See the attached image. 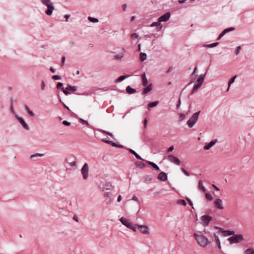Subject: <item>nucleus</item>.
I'll return each mask as SVG.
<instances>
[{"mask_svg": "<svg viewBox=\"0 0 254 254\" xmlns=\"http://www.w3.org/2000/svg\"><path fill=\"white\" fill-rule=\"evenodd\" d=\"M97 131H99V132H103L106 134H108L111 136H113V134L112 133L110 132H108V131H105V130H103L102 129H101L100 128H97Z\"/></svg>", "mask_w": 254, "mask_h": 254, "instance_id": "obj_37", "label": "nucleus"}, {"mask_svg": "<svg viewBox=\"0 0 254 254\" xmlns=\"http://www.w3.org/2000/svg\"><path fill=\"white\" fill-rule=\"evenodd\" d=\"M180 118L183 120L185 118V115L184 114H181L180 116Z\"/></svg>", "mask_w": 254, "mask_h": 254, "instance_id": "obj_63", "label": "nucleus"}, {"mask_svg": "<svg viewBox=\"0 0 254 254\" xmlns=\"http://www.w3.org/2000/svg\"><path fill=\"white\" fill-rule=\"evenodd\" d=\"M150 26L151 27L157 26L158 27H157L158 31H160L162 27V26H160V22H159V20L157 22H154L152 23L150 25Z\"/></svg>", "mask_w": 254, "mask_h": 254, "instance_id": "obj_24", "label": "nucleus"}, {"mask_svg": "<svg viewBox=\"0 0 254 254\" xmlns=\"http://www.w3.org/2000/svg\"><path fill=\"white\" fill-rule=\"evenodd\" d=\"M173 149H174V146H171L168 149V152H172L173 150Z\"/></svg>", "mask_w": 254, "mask_h": 254, "instance_id": "obj_53", "label": "nucleus"}, {"mask_svg": "<svg viewBox=\"0 0 254 254\" xmlns=\"http://www.w3.org/2000/svg\"><path fill=\"white\" fill-rule=\"evenodd\" d=\"M63 85V83L62 82H58L57 85V88L58 89L60 88L61 87H62Z\"/></svg>", "mask_w": 254, "mask_h": 254, "instance_id": "obj_52", "label": "nucleus"}, {"mask_svg": "<svg viewBox=\"0 0 254 254\" xmlns=\"http://www.w3.org/2000/svg\"><path fill=\"white\" fill-rule=\"evenodd\" d=\"M138 230L139 231L143 234H149V229L148 227L145 225H139L138 226Z\"/></svg>", "mask_w": 254, "mask_h": 254, "instance_id": "obj_9", "label": "nucleus"}, {"mask_svg": "<svg viewBox=\"0 0 254 254\" xmlns=\"http://www.w3.org/2000/svg\"><path fill=\"white\" fill-rule=\"evenodd\" d=\"M126 92L129 94L135 93L136 92L135 89L132 88L130 86H127L126 88Z\"/></svg>", "mask_w": 254, "mask_h": 254, "instance_id": "obj_19", "label": "nucleus"}, {"mask_svg": "<svg viewBox=\"0 0 254 254\" xmlns=\"http://www.w3.org/2000/svg\"><path fill=\"white\" fill-rule=\"evenodd\" d=\"M187 200L188 201V202H189V204L190 205H193V203L192 202V201H191V200L188 198H187Z\"/></svg>", "mask_w": 254, "mask_h": 254, "instance_id": "obj_56", "label": "nucleus"}, {"mask_svg": "<svg viewBox=\"0 0 254 254\" xmlns=\"http://www.w3.org/2000/svg\"><path fill=\"white\" fill-rule=\"evenodd\" d=\"M146 162V163H147L148 165H150L151 166H152L153 167V168L154 169H155V170H157V171H160V168L159 167L157 166V164H156L155 163L153 162H151V161H147V160H145V161Z\"/></svg>", "mask_w": 254, "mask_h": 254, "instance_id": "obj_17", "label": "nucleus"}, {"mask_svg": "<svg viewBox=\"0 0 254 254\" xmlns=\"http://www.w3.org/2000/svg\"><path fill=\"white\" fill-rule=\"evenodd\" d=\"M44 155V154L37 153L31 155L30 157V158L32 159V158H33L34 157H42Z\"/></svg>", "mask_w": 254, "mask_h": 254, "instance_id": "obj_39", "label": "nucleus"}, {"mask_svg": "<svg viewBox=\"0 0 254 254\" xmlns=\"http://www.w3.org/2000/svg\"><path fill=\"white\" fill-rule=\"evenodd\" d=\"M52 78L54 80H59L62 79V77L58 75H55L52 76Z\"/></svg>", "mask_w": 254, "mask_h": 254, "instance_id": "obj_46", "label": "nucleus"}, {"mask_svg": "<svg viewBox=\"0 0 254 254\" xmlns=\"http://www.w3.org/2000/svg\"><path fill=\"white\" fill-rule=\"evenodd\" d=\"M42 3L46 5L48 7L47 10L45 11V13L48 15H52L53 11L54 9V6L53 3L51 2V0H41Z\"/></svg>", "mask_w": 254, "mask_h": 254, "instance_id": "obj_2", "label": "nucleus"}, {"mask_svg": "<svg viewBox=\"0 0 254 254\" xmlns=\"http://www.w3.org/2000/svg\"><path fill=\"white\" fill-rule=\"evenodd\" d=\"M153 86L152 84L150 83L149 85H148L146 88L143 89V90L142 91L141 94L142 95H145L148 92H150L152 90Z\"/></svg>", "mask_w": 254, "mask_h": 254, "instance_id": "obj_16", "label": "nucleus"}, {"mask_svg": "<svg viewBox=\"0 0 254 254\" xmlns=\"http://www.w3.org/2000/svg\"><path fill=\"white\" fill-rule=\"evenodd\" d=\"M157 178L161 181H166L168 179L167 174L164 172H161L158 174Z\"/></svg>", "mask_w": 254, "mask_h": 254, "instance_id": "obj_15", "label": "nucleus"}, {"mask_svg": "<svg viewBox=\"0 0 254 254\" xmlns=\"http://www.w3.org/2000/svg\"><path fill=\"white\" fill-rule=\"evenodd\" d=\"M236 77H237V76L235 75L230 79L229 83H228L229 87L227 90V91L229 90L231 84H232L235 81V78Z\"/></svg>", "mask_w": 254, "mask_h": 254, "instance_id": "obj_34", "label": "nucleus"}, {"mask_svg": "<svg viewBox=\"0 0 254 254\" xmlns=\"http://www.w3.org/2000/svg\"><path fill=\"white\" fill-rule=\"evenodd\" d=\"M222 233H225L226 236L234 235L235 234V231L231 230H223Z\"/></svg>", "mask_w": 254, "mask_h": 254, "instance_id": "obj_28", "label": "nucleus"}, {"mask_svg": "<svg viewBox=\"0 0 254 254\" xmlns=\"http://www.w3.org/2000/svg\"><path fill=\"white\" fill-rule=\"evenodd\" d=\"M71 158L73 159L71 162H69L71 166H75L76 165V162L75 159L73 156H71ZM66 161L68 163V160L66 159Z\"/></svg>", "mask_w": 254, "mask_h": 254, "instance_id": "obj_35", "label": "nucleus"}, {"mask_svg": "<svg viewBox=\"0 0 254 254\" xmlns=\"http://www.w3.org/2000/svg\"><path fill=\"white\" fill-rule=\"evenodd\" d=\"M205 197L207 199L209 200H212L213 199V197H212V195L209 193H205Z\"/></svg>", "mask_w": 254, "mask_h": 254, "instance_id": "obj_40", "label": "nucleus"}, {"mask_svg": "<svg viewBox=\"0 0 254 254\" xmlns=\"http://www.w3.org/2000/svg\"><path fill=\"white\" fill-rule=\"evenodd\" d=\"M201 85H202L201 84L197 82V83L194 85V86L190 92V94L192 95L193 93H194L195 92H196L197 91V90L201 87Z\"/></svg>", "mask_w": 254, "mask_h": 254, "instance_id": "obj_18", "label": "nucleus"}, {"mask_svg": "<svg viewBox=\"0 0 254 254\" xmlns=\"http://www.w3.org/2000/svg\"><path fill=\"white\" fill-rule=\"evenodd\" d=\"M144 178L145 182H151L152 181V178L149 175H146V176H144Z\"/></svg>", "mask_w": 254, "mask_h": 254, "instance_id": "obj_42", "label": "nucleus"}, {"mask_svg": "<svg viewBox=\"0 0 254 254\" xmlns=\"http://www.w3.org/2000/svg\"><path fill=\"white\" fill-rule=\"evenodd\" d=\"M124 56V54H117L116 55H115L114 56V59H116V60H120Z\"/></svg>", "mask_w": 254, "mask_h": 254, "instance_id": "obj_41", "label": "nucleus"}, {"mask_svg": "<svg viewBox=\"0 0 254 254\" xmlns=\"http://www.w3.org/2000/svg\"><path fill=\"white\" fill-rule=\"evenodd\" d=\"M134 156H135V157H136L137 159H138V160H142V161H145V160H144L143 159H142V158H141V157L140 155H138L136 152H135V154H134Z\"/></svg>", "mask_w": 254, "mask_h": 254, "instance_id": "obj_47", "label": "nucleus"}, {"mask_svg": "<svg viewBox=\"0 0 254 254\" xmlns=\"http://www.w3.org/2000/svg\"><path fill=\"white\" fill-rule=\"evenodd\" d=\"M159 104V101L150 102L147 105V109L150 110L151 108L156 106Z\"/></svg>", "mask_w": 254, "mask_h": 254, "instance_id": "obj_21", "label": "nucleus"}, {"mask_svg": "<svg viewBox=\"0 0 254 254\" xmlns=\"http://www.w3.org/2000/svg\"><path fill=\"white\" fill-rule=\"evenodd\" d=\"M80 122L82 123V125H86V126L89 125V124L87 121H84V120H82V119H80Z\"/></svg>", "mask_w": 254, "mask_h": 254, "instance_id": "obj_49", "label": "nucleus"}, {"mask_svg": "<svg viewBox=\"0 0 254 254\" xmlns=\"http://www.w3.org/2000/svg\"><path fill=\"white\" fill-rule=\"evenodd\" d=\"M135 164L137 167H139L140 168H143L146 167V165L142 162L136 161L135 162Z\"/></svg>", "mask_w": 254, "mask_h": 254, "instance_id": "obj_29", "label": "nucleus"}, {"mask_svg": "<svg viewBox=\"0 0 254 254\" xmlns=\"http://www.w3.org/2000/svg\"><path fill=\"white\" fill-rule=\"evenodd\" d=\"M217 142V139H215L214 140H211L210 142L206 143L203 147V149L204 150H209L211 147L215 145V144Z\"/></svg>", "mask_w": 254, "mask_h": 254, "instance_id": "obj_14", "label": "nucleus"}, {"mask_svg": "<svg viewBox=\"0 0 254 254\" xmlns=\"http://www.w3.org/2000/svg\"><path fill=\"white\" fill-rule=\"evenodd\" d=\"M88 19L90 22H93V23H97L99 21V20L97 18L92 17L90 16H89L88 17Z\"/></svg>", "mask_w": 254, "mask_h": 254, "instance_id": "obj_36", "label": "nucleus"}, {"mask_svg": "<svg viewBox=\"0 0 254 254\" xmlns=\"http://www.w3.org/2000/svg\"><path fill=\"white\" fill-rule=\"evenodd\" d=\"M111 194V192H107L104 193V195L105 196L109 197L110 195Z\"/></svg>", "mask_w": 254, "mask_h": 254, "instance_id": "obj_57", "label": "nucleus"}, {"mask_svg": "<svg viewBox=\"0 0 254 254\" xmlns=\"http://www.w3.org/2000/svg\"><path fill=\"white\" fill-rule=\"evenodd\" d=\"M73 219L76 221L77 222H78V219L77 216L76 215H74L73 217Z\"/></svg>", "mask_w": 254, "mask_h": 254, "instance_id": "obj_55", "label": "nucleus"}, {"mask_svg": "<svg viewBox=\"0 0 254 254\" xmlns=\"http://www.w3.org/2000/svg\"><path fill=\"white\" fill-rule=\"evenodd\" d=\"M77 87L76 86H70L68 85L67 87L64 88V94H68L70 92H74L77 90Z\"/></svg>", "mask_w": 254, "mask_h": 254, "instance_id": "obj_10", "label": "nucleus"}, {"mask_svg": "<svg viewBox=\"0 0 254 254\" xmlns=\"http://www.w3.org/2000/svg\"><path fill=\"white\" fill-rule=\"evenodd\" d=\"M214 237L215 241L216 242V243L217 244L218 248L219 249H221V247L220 241L218 236L215 233H214Z\"/></svg>", "mask_w": 254, "mask_h": 254, "instance_id": "obj_25", "label": "nucleus"}, {"mask_svg": "<svg viewBox=\"0 0 254 254\" xmlns=\"http://www.w3.org/2000/svg\"><path fill=\"white\" fill-rule=\"evenodd\" d=\"M127 4H124L122 6V7H123V9L124 11H125L126 10V8H127Z\"/></svg>", "mask_w": 254, "mask_h": 254, "instance_id": "obj_60", "label": "nucleus"}, {"mask_svg": "<svg viewBox=\"0 0 254 254\" xmlns=\"http://www.w3.org/2000/svg\"><path fill=\"white\" fill-rule=\"evenodd\" d=\"M235 29L234 27H230L227 29H225L223 31L225 33V34L227 33L228 32L234 31Z\"/></svg>", "mask_w": 254, "mask_h": 254, "instance_id": "obj_43", "label": "nucleus"}, {"mask_svg": "<svg viewBox=\"0 0 254 254\" xmlns=\"http://www.w3.org/2000/svg\"><path fill=\"white\" fill-rule=\"evenodd\" d=\"M128 150L129 151V152L131 153L132 154H134L136 152L135 151H134L133 150H132V149H130V148H129L128 149Z\"/></svg>", "mask_w": 254, "mask_h": 254, "instance_id": "obj_54", "label": "nucleus"}, {"mask_svg": "<svg viewBox=\"0 0 254 254\" xmlns=\"http://www.w3.org/2000/svg\"><path fill=\"white\" fill-rule=\"evenodd\" d=\"M102 140L103 142H106V143H107L108 144H111L112 146H113L117 147H119V148H125V146H123V145L119 144L117 143L116 142H113L112 141L108 140H106L105 139H103Z\"/></svg>", "mask_w": 254, "mask_h": 254, "instance_id": "obj_13", "label": "nucleus"}, {"mask_svg": "<svg viewBox=\"0 0 254 254\" xmlns=\"http://www.w3.org/2000/svg\"><path fill=\"white\" fill-rule=\"evenodd\" d=\"M170 16H171L170 12H166L164 15H163L161 16H160L158 18V20H159V22H166V21H168L169 20V19L170 17Z\"/></svg>", "mask_w": 254, "mask_h": 254, "instance_id": "obj_11", "label": "nucleus"}, {"mask_svg": "<svg viewBox=\"0 0 254 254\" xmlns=\"http://www.w3.org/2000/svg\"><path fill=\"white\" fill-rule=\"evenodd\" d=\"M225 34V33L223 31H222L220 34V35H219L218 37L217 38V40H220Z\"/></svg>", "mask_w": 254, "mask_h": 254, "instance_id": "obj_50", "label": "nucleus"}, {"mask_svg": "<svg viewBox=\"0 0 254 254\" xmlns=\"http://www.w3.org/2000/svg\"><path fill=\"white\" fill-rule=\"evenodd\" d=\"M24 108H25L26 111L28 113V114H29L30 116H31L32 117L34 116V114L33 113V112L32 111H31V110H30L29 108L26 105L24 106Z\"/></svg>", "mask_w": 254, "mask_h": 254, "instance_id": "obj_33", "label": "nucleus"}, {"mask_svg": "<svg viewBox=\"0 0 254 254\" xmlns=\"http://www.w3.org/2000/svg\"><path fill=\"white\" fill-rule=\"evenodd\" d=\"M70 123L66 121H64V126H69Z\"/></svg>", "mask_w": 254, "mask_h": 254, "instance_id": "obj_59", "label": "nucleus"}, {"mask_svg": "<svg viewBox=\"0 0 254 254\" xmlns=\"http://www.w3.org/2000/svg\"><path fill=\"white\" fill-rule=\"evenodd\" d=\"M178 203H179V204H180L181 205H184V206H186L187 205V203H186V201L184 199H179V200H178Z\"/></svg>", "mask_w": 254, "mask_h": 254, "instance_id": "obj_44", "label": "nucleus"}, {"mask_svg": "<svg viewBox=\"0 0 254 254\" xmlns=\"http://www.w3.org/2000/svg\"><path fill=\"white\" fill-rule=\"evenodd\" d=\"M167 159L171 162L172 163H173L177 165H180L181 164V161L180 159L174 156L173 155H169L167 157Z\"/></svg>", "mask_w": 254, "mask_h": 254, "instance_id": "obj_7", "label": "nucleus"}, {"mask_svg": "<svg viewBox=\"0 0 254 254\" xmlns=\"http://www.w3.org/2000/svg\"><path fill=\"white\" fill-rule=\"evenodd\" d=\"M181 170L186 176H189L190 175V173L184 168H181Z\"/></svg>", "mask_w": 254, "mask_h": 254, "instance_id": "obj_45", "label": "nucleus"}, {"mask_svg": "<svg viewBox=\"0 0 254 254\" xmlns=\"http://www.w3.org/2000/svg\"><path fill=\"white\" fill-rule=\"evenodd\" d=\"M147 58V55L146 54L144 53H141L140 54V60L141 62H143L145 61Z\"/></svg>", "mask_w": 254, "mask_h": 254, "instance_id": "obj_30", "label": "nucleus"}, {"mask_svg": "<svg viewBox=\"0 0 254 254\" xmlns=\"http://www.w3.org/2000/svg\"><path fill=\"white\" fill-rule=\"evenodd\" d=\"M198 188L203 192L206 190L205 188L203 186L202 181L201 180H199L198 182Z\"/></svg>", "mask_w": 254, "mask_h": 254, "instance_id": "obj_26", "label": "nucleus"}, {"mask_svg": "<svg viewBox=\"0 0 254 254\" xmlns=\"http://www.w3.org/2000/svg\"><path fill=\"white\" fill-rule=\"evenodd\" d=\"M130 37L132 39H136L139 38V35L137 33H133Z\"/></svg>", "mask_w": 254, "mask_h": 254, "instance_id": "obj_48", "label": "nucleus"}, {"mask_svg": "<svg viewBox=\"0 0 254 254\" xmlns=\"http://www.w3.org/2000/svg\"><path fill=\"white\" fill-rule=\"evenodd\" d=\"M200 111H198L194 113L191 117L188 120L187 124L190 127H192L198 120V116Z\"/></svg>", "mask_w": 254, "mask_h": 254, "instance_id": "obj_4", "label": "nucleus"}, {"mask_svg": "<svg viewBox=\"0 0 254 254\" xmlns=\"http://www.w3.org/2000/svg\"><path fill=\"white\" fill-rule=\"evenodd\" d=\"M206 74V72H205L204 74H200L198 78H197V79L196 80V82H198V83H200L201 84H202L203 82L204 81V77H205Z\"/></svg>", "mask_w": 254, "mask_h": 254, "instance_id": "obj_20", "label": "nucleus"}, {"mask_svg": "<svg viewBox=\"0 0 254 254\" xmlns=\"http://www.w3.org/2000/svg\"><path fill=\"white\" fill-rule=\"evenodd\" d=\"M214 204L215 207L219 209H223L224 208L222 201L221 199H216L214 201Z\"/></svg>", "mask_w": 254, "mask_h": 254, "instance_id": "obj_12", "label": "nucleus"}, {"mask_svg": "<svg viewBox=\"0 0 254 254\" xmlns=\"http://www.w3.org/2000/svg\"><path fill=\"white\" fill-rule=\"evenodd\" d=\"M203 226L206 227L208 225L210 222L212 220V217L208 215H202L200 217Z\"/></svg>", "mask_w": 254, "mask_h": 254, "instance_id": "obj_6", "label": "nucleus"}, {"mask_svg": "<svg viewBox=\"0 0 254 254\" xmlns=\"http://www.w3.org/2000/svg\"><path fill=\"white\" fill-rule=\"evenodd\" d=\"M89 166L87 163H85L81 169L83 178L86 180L88 177Z\"/></svg>", "mask_w": 254, "mask_h": 254, "instance_id": "obj_5", "label": "nucleus"}, {"mask_svg": "<svg viewBox=\"0 0 254 254\" xmlns=\"http://www.w3.org/2000/svg\"><path fill=\"white\" fill-rule=\"evenodd\" d=\"M129 76L130 75L128 74H126L125 75L121 76L119 77H118L117 79H116L115 82L116 83L120 82L122 81L123 80H124V79H125L126 78L129 77Z\"/></svg>", "mask_w": 254, "mask_h": 254, "instance_id": "obj_22", "label": "nucleus"}, {"mask_svg": "<svg viewBox=\"0 0 254 254\" xmlns=\"http://www.w3.org/2000/svg\"><path fill=\"white\" fill-rule=\"evenodd\" d=\"M45 84L43 81H42V89L44 90L45 89Z\"/></svg>", "mask_w": 254, "mask_h": 254, "instance_id": "obj_61", "label": "nucleus"}, {"mask_svg": "<svg viewBox=\"0 0 254 254\" xmlns=\"http://www.w3.org/2000/svg\"><path fill=\"white\" fill-rule=\"evenodd\" d=\"M194 236L198 245L201 247H205L210 243L208 239L203 235L194 234Z\"/></svg>", "mask_w": 254, "mask_h": 254, "instance_id": "obj_1", "label": "nucleus"}, {"mask_svg": "<svg viewBox=\"0 0 254 254\" xmlns=\"http://www.w3.org/2000/svg\"><path fill=\"white\" fill-rule=\"evenodd\" d=\"M212 187L215 189V190H217V191L219 190V189L217 186H216L215 185H213Z\"/></svg>", "mask_w": 254, "mask_h": 254, "instance_id": "obj_64", "label": "nucleus"}, {"mask_svg": "<svg viewBox=\"0 0 254 254\" xmlns=\"http://www.w3.org/2000/svg\"><path fill=\"white\" fill-rule=\"evenodd\" d=\"M120 220L124 225L126 226L128 228H131V227L133 226L132 223L124 217H121L120 219Z\"/></svg>", "mask_w": 254, "mask_h": 254, "instance_id": "obj_8", "label": "nucleus"}, {"mask_svg": "<svg viewBox=\"0 0 254 254\" xmlns=\"http://www.w3.org/2000/svg\"><path fill=\"white\" fill-rule=\"evenodd\" d=\"M15 117L23 127H27L26 123L22 118L19 117L17 116H16Z\"/></svg>", "mask_w": 254, "mask_h": 254, "instance_id": "obj_27", "label": "nucleus"}, {"mask_svg": "<svg viewBox=\"0 0 254 254\" xmlns=\"http://www.w3.org/2000/svg\"><path fill=\"white\" fill-rule=\"evenodd\" d=\"M244 238L241 234L234 235L228 239L231 244L238 243L243 241Z\"/></svg>", "mask_w": 254, "mask_h": 254, "instance_id": "obj_3", "label": "nucleus"}, {"mask_svg": "<svg viewBox=\"0 0 254 254\" xmlns=\"http://www.w3.org/2000/svg\"><path fill=\"white\" fill-rule=\"evenodd\" d=\"M244 254H254V250L251 248L248 249L244 251Z\"/></svg>", "mask_w": 254, "mask_h": 254, "instance_id": "obj_32", "label": "nucleus"}, {"mask_svg": "<svg viewBox=\"0 0 254 254\" xmlns=\"http://www.w3.org/2000/svg\"><path fill=\"white\" fill-rule=\"evenodd\" d=\"M180 105H181V100H180V99H179V101H178V103L177 104V108H179L180 106Z\"/></svg>", "mask_w": 254, "mask_h": 254, "instance_id": "obj_62", "label": "nucleus"}, {"mask_svg": "<svg viewBox=\"0 0 254 254\" xmlns=\"http://www.w3.org/2000/svg\"><path fill=\"white\" fill-rule=\"evenodd\" d=\"M172 70H173V67L171 66L167 70L166 73H168L170 72V71H171Z\"/></svg>", "mask_w": 254, "mask_h": 254, "instance_id": "obj_58", "label": "nucleus"}, {"mask_svg": "<svg viewBox=\"0 0 254 254\" xmlns=\"http://www.w3.org/2000/svg\"><path fill=\"white\" fill-rule=\"evenodd\" d=\"M132 227H131V228H129V229H131L132 230H133L134 232H136V230L137 229H138V226H139V225L138 224H133L132 223Z\"/></svg>", "mask_w": 254, "mask_h": 254, "instance_id": "obj_38", "label": "nucleus"}, {"mask_svg": "<svg viewBox=\"0 0 254 254\" xmlns=\"http://www.w3.org/2000/svg\"><path fill=\"white\" fill-rule=\"evenodd\" d=\"M219 44V42H216L210 44L208 45H204L203 47H207V48H213L214 47L217 46Z\"/></svg>", "mask_w": 254, "mask_h": 254, "instance_id": "obj_31", "label": "nucleus"}, {"mask_svg": "<svg viewBox=\"0 0 254 254\" xmlns=\"http://www.w3.org/2000/svg\"><path fill=\"white\" fill-rule=\"evenodd\" d=\"M241 49V46H238L237 47L236 51V55H237L239 54Z\"/></svg>", "mask_w": 254, "mask_h": 254, "instance_id": "obj_51", "label": "nucleus"}, {"mask_svg": "<svg viewBox=\"0 0 254 254\" xmlns=\"http://www.w3.org/2000/svg\"><path fill=\"white\" fill-rule=\"evenodd\" d=\"M142 81V85L144 86H146L148 84V80L146 77V74L145 73L141 75Z\"/></svg>", "mask_w": 254, "mask_h": 254, "instance_id": "obj_23", "label": "nucleus"}]
</instances>
